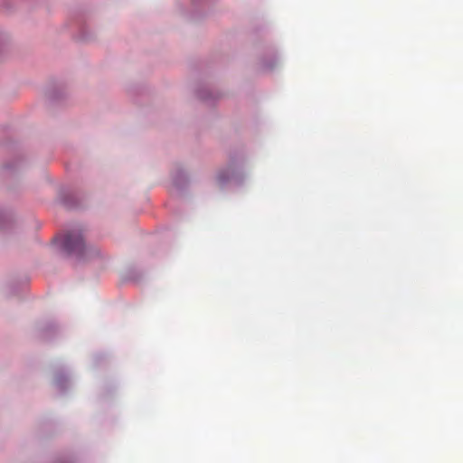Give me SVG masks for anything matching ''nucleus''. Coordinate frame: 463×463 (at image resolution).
<instances>
[{
	"label": "nucleus",
	"mask_w": 463,
	"mask_h": 463,
	"mask_svg": "<svg viewBox=\"0 0 463 463\" xmlns=\"http://www.w3.org/2000/svg\"><path fill=\"white\" fill-rule=\"evenodd\" d=\"M218 178H219L220 182L223 181V178L222 177V175H219Z\"/></svg>",
	"instance_id": "f03ea898"
},
{
	"label": "nucleus",
	"mask_w": 463,
	"mask_h": 463,
	"mask_svg": "<svg viewBox=\"0 0 463 463\" xmlns=\"http://www.w3.org/2000/svg\"><path fill=\"white\" fill-rule=\"evenodd\" d=\"M61 245L68 253L80 255L84 250V242L81 233L75 231L69 232L62 237Z\"/></svg>",
	"instance_id": "f257e3e1"
}]
</instances>
